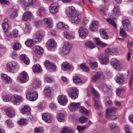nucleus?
<instances>
[{
  "label": "nucleus",
  "instance_id": "nucleus-50",
  "mask_svg": "<svg viewBox=\"0 0 133 133\" xmlns=\"http://www.w3.org/2000/svg\"><path fill=\"white\" fill-rule=\"evenodd\" d=\"M107 20L108 23L112 25L116 29L117 28L116 24L113 20L109 18H108L107 19Z\"/></svg>",
  "mask_w": 133,
  "mask_h": 133
},
{
  "label": "nucleus",
  "instance_id": "nucleus-26",
  "mask_svg": "<svg viewBox=\"0 0 133 133\" xmlns=\"http://www.w3.org/2000/svg\"><path fill=\"white\" fill-rule=\"evenodd\" d=\"M101 75L100 72H98L95 73L91 77V80L92 82H96L100 79Z\"/></svg>",
  "mask_w": 133,
  "mask_h": 133
},
{
  "label": "nucleus",
  "instance_id": "nucleus-57",
  "mask_svg": "<svg viewBox=\"0 0 133 133\" xmlns=\"http://www.w3.org/2000/svg\"><path fill=\"white\" fill-rule=\"evenodd\" d=\"M30 27L28 24H26L25 29H24V32L25 33H29L30 32Z\"/></svg>",
  "mask_w": 133,
  "mask_h": 133
},
{
  "label": "nucleus",
  "instance_id": "nucleus-30",
  "mask_svg": "<svg viewBox=\"0 0 133 133\" xmlns=\"http://www.w3.org/2000/svg\"><path fill=\"white\" fill-rule=\"evenodd\" d=\"M20 58L21 60L24 63L26 64H28L30 63L29 59L24 54H22L20 55Z\"/></svg>",
  "mask_w": 133,
  "mask_h": 133
},
{
  "label": "nucleus",
  "instance_id": "nucleus-35",
  "mask_svg": "<svg viewBox=\"0 0 133 133\" xmlns=\"http://www.w3.org/2000/svg\"><path fill=\"white\" fill-rule=\"evenodd\" d=\"M41 84L40 80L38 79H35L33 84V87L35 88H37L40 87Z\"/></svg>",
  "mask_w": 133,
  "mask_h": 133
},
{
  "label": "nucleus",
  "instance_id": "nucleus-45",
  "mask_svg": "<svg viewBox=\"0 0 133 133\" xmlns=\"http://www.w3.org/2000/svg\"><path fill=\"white\" fill-rule=\"evenodd\" d=\"M92 93L94 96V99L95 98L96 99H99V96L98 93L96 91V90L92 88Z\"/></svg>",
  "mask_w": 133,
  "mask_h": 133
},
{
  "label": "nucleus",
  "instance_id": "nucleus-14",
  "mask_svg": "<svg viewBox=\"0 0 133 133\" xmlns=\"http://www.w3.org/2000/svg\"><path fill=\"white\" fill-rule=\"evenodd\" d=\"M81 104L79 103H72L70 104L69 107L70 110L72 112H74L77 110L78 108H80Z\"/></svg>",
  "mask_w": 133,
  "mask_h": 133
},
{
  "label": "nucleus",
  "instance_id": "nucleus-5",
  "mask_svg": "<svg viewBox=\"0 0 133 133\" xmlns=\"http://www.w3.org/2000/svg\"><path fill=\"white\" fill-rule=\"evenodd\" d=\"M72 47V46L70 43L65 42L62 49L63 54L65 55L68 54Z\"/></svg>",
  "mask_w": 133,
  "mask_h": 133
},
{
  "label": "nucleus",
  "instance_id": "nucleus-39",
  "mask_svg": "<svg viewBox=\"0 0 133 133\" xmlns=\"http://www.w3.org/2000/svg\"><path fill=\"white\" fill-rule=\"evenodd\" d=\"M100 34L103 38L107 39L109 38L108 36L106 34L104 29H100Z\"/></svg>",
  "mask_w": 133,
  "mask_h": 133
},
{
  "label": "nucleus",
  "instance_id": "nucleus-20",
  "mask_svg": "<svg viewBox=\"0 0 133 133\" xmlns=\"http://www.w3.org/2000/svg\"><path fill=\"white\" fill-rule=\"evenodd\" d=\"M117 109L115 107H112L110 109L106 110L105 118H107L109 117L110 115L115 114Z\"/></svg>",
  "mask_w": 133,
  "mask_h": 133
},
{
  "label": "nucleus",
  "instance_id": "nucleus-1",
  "mask_svg": "<svg viewBox=\"0 0 133 133\" xmlns=\"http://www.w3.org/2000/svg\"><path fill=\"white\" fill-rule=\"evenodd\" d=\"M7 70L8 71L14 73L18 69V65L17 63L12 61L6 64Z\"/></svg>",
  "mask_w": 133,
  "mask_h": 133
},
{
  "label": "nucleus",
  "instance_id": "nucleus-36",
  "mask_svg": "<svg viewBox=\"0 0 133 133\" xmlns=\"http://www.w3.org/2000/svg\"><path fill=\"white\" fill-rule=\"evenodd\" d=\"M94 107L96 109H99L101 107V104L99 99H96L95 98L94 99Z\"/></svg>",
  "mask_w": 133,
  "mask_h": 133
},
{
  "label": "nucleus",
  "instance_id": "nucleus-46",
  "mask_svg": "<svg viewBox=\"0 0 133 133\" xmlns=\"http://www.w3.org/2000/svg\"><path fill=\"white\" fill-rule=\"evenodd\" d=\"M38 11L39 12V16L40 17H43L45 14V10L44 8L41 7L39 8Z\"/></svg>",
  "mask_w": 133,
  "mask_h": 133
},
{
  "label": "nucleus",
  "instance_id": "nucleus-17",
  "mask_svg": "<svg viewBox=\"0 0 133 133\" xmlns=\"http://www.w3.org/2000/svg\"><path fill=\"white\" fill-rule=\"evenodd\" d=\"M58 4L57 3H53L52 4L50 7V12L52 14H56L58 11Z\"/></svg>",
  "mask_w": 133,
  "mask_h": 133
},
{
  "label": "nucleus",
  "instance_id": "nucleus-29",
  "mask_svg": "<svg viewBox=\"0 0 133 133\" xmlns=\"http://www.w3.org/2000/svg\"><path fill=\"white\" fill-rule=\"evenodd\" d=\"M44 90L45 96L47 97H50L51 93V88L49 86H46Z\"/></svg>",
  "mask_w": 133,
  "mask_h": 133
},
{
  "label": "nucleus",
  "instance_id": "nucleus-16",
  "mask_svg": "<svg viewBox=\"0 0 133 133\" xmlns=\"http://www.w3.org/2000/svg\"><path fill=\"white\" fill-rule=\"evenodd\" d=\"M68 99L65 95H62L59 96V103L62 105H65L67 104Z\"/></svg>",
  "mask_w": 133,
  "mask_h": 133
},
{
  "label": "nucleus",
  "instance_id": "nucleus-31",
  "mask_svg": "<svg viewBox=\"0 0 133 133\" xmlns=\"http://www.w3.org/2000/svg\"><path fill=\"white\" fill-rule=\"evenodd\" d=\"M61 133H75V132L71 128L65 126L63 128Z\"/></svg>",
  "mask_w": 133,
  "mask_h": 133
},
{
  "label": "nucleus",
  "instance_id": "nucleus-59",
  "mask_svg": "<svg viewBox=\"0 0 133 133\" xmlns=\"http://www.w3.org/2000/svg\"><path fill=\"white\" fill-rule=\"evenodd\" d=\"M86 127V125H84L83 126L78 125L77 127V129L80 132L84 130L85 128Z\"/></svg>",
  "mask_w": 133,
  "mask_h": 133
},
{
  "label": "nucleus",
  "instance_id": "nucleus-10",
  "mask_svg": "<svg viewBox=\"0 0 133 133\" xmlns=\"http://www.w3.org/2000/svg\"><path fill=\"white\" fill-rule=\"evenodd\" d=\"M33 50L35 52L36 56L38 57L41 56L43 52V49L37 45L35 46L34 47Z\"/></svg>",
  "mask_w": 133,
  "mask_h": 133
},
{
  "label": "nucleus",
  "instance_id": "nucleus-21",
  "mask_svg": "<svg viewBox=\"0 0 133 133\" xmlns=\"http://www.w3.org/2000/svg\"><path fill=\"white\" fill-rule=\"evenodd\" d=\"M122 24L124 29L126 31H129L130 27V23L128 19H125L122 21Z\"/></svg>",
  "mask_w": 133,
  "mask_h": 133
},
{
  "label": "nucleus",
  "instance_id": "nucleus-11",
  "mask_svg": "<svg viewBox=\"0 0 133 133\" xmlns=\"http://www.w3.org/2000/svg\"><path fill=\"white\" fill-rule=\"evenodd\" d=\"M115 80L117 83L119 85L124 84V77L121 73L118 74L115 77Z\"/></svg>",
  "mask_w": 133,
  "mask_h": 133
},
{
  "label": "nucleus",
  "instance_id": "nucleus-51",
  "mask_svg": "<svg viewBox=\"0 0 133 133\" xmlns=\"http://www.w3.org/2000/svg\"><path fill=\"white\" fill-rule=\"evenodd\" d=\"M65 115L62 113L59 114V122H64L65 121Z\"/></svg>",
  "mask_w": 133,
  "mask_h": 133
},
{
  "label": "nucleus",
  "instance_id": "nucleus-42",
  "mask_svg": "<svg viewBox=\"0 0 133 133\" xmlns=\"http://www.w3.org/2000/svg\"><path fill=\"white\" fill-rule=\"evenodd\" d=\"M85 47H88L90 49H92L95 47V44H93L91 42H89L85 43Z\"/></svg>",
  "mask_w": 133,
  "mask_h": 133
},
{
  "label": "nucleus",
  "instance_id": "nucleus-63",
  "mask_svg": "<svg viewBox=\"0 0 133 133\" xmlns=\"http://www.w3.org/2000/svg\"><path fill=\"white\" fill-rule=\"evenodd\" d=\"M44 81L45 82L49 83H52L54 82V80L49 77H46L45 78Z\"/></svg>",
  "mask_w": 133,
  "mask_h": 133
},
{
  "label": "nucleus",
  "instance_id": "nucleus-7",
  "mask_svg": "<svg viewBox=\"0 0 133 133\" xmlns=\"http://www.w3.org/2000/svg\"><path fill=\"white\" fill-rule=\"evenodd\" d=\"M98 58L102 64H107L109 62V60L108 56L105 54H101L98 56Z\"/></svg>",
  "mask_w": 133,
  "mask_h": 133
},
{
  "label": "nucleus",
  "instance_id": "nucleus-38",
  "mask_svg": "<svg viewBox=\"0 0 133 133\" xmlns=\"http://www.w3.org/2000/svg\"><path fill=\"white\" fill-rule=\"evenodd\" d=\"M35 42L33 39H29L25 42V44L27 46L30 47L34 45Z\"/></svg>",
  "mask_w": 133,
  "mask_h": 133
},
{
  "label": "nucleus",
  "instance_id": "nucleus-64",
  "mask_svg": "<svg viewBox=\"0 0 133 133\" xmlns=\"http://www.w3.org/2000/svg\"><path fill=\"white\" fill-rule=\"evenodd\" d=\"M26 120L25 119H21L18 122L19 124L23 125L24 124H26Z\"/></svg>",
  "mask_w": 133,
  "mask_h": 133
},
{
  "label": "nucleus",
  "instance_id": "nucleus-56",
  "mask_svg": "<svg viewBox=\"0 0 133 133\" xmlns=\"http://www.w3.org/2000/svg\"><path fill=\"white\" fill-rule=\"evenodd\" d=\"M88 119L87 118L85 117L84 116H82L79 118V121L81 123H83L86 122Z\"/></svg>",
  "mask_w": 133,
  "mask_h": 133
},
{
  "label": "nucleus",
  "instance_id": "nucleus-44",
  "mask_svg": "<svg viewBox=\"0 0 133 133\" xmlns=\"http://www.w3.org/2000/svg\"><path fill=\"white\" fill-rule=\"evenodd\" d=\"M44 130V128L43 127L36 128L34 129V132L35 133H43Z\"/></svg>",
  "mask_w": 133,
  "mask_h": 133
},
{
  "label": "nucleus",
  "instance_id": "nucleus-12",
  "mask_svg": "<svg viewBox=\"0 0 133 133\" xmlns=\"http://www.w3.org/2000/svg\"><path fill=\"white\" fill-rule=\"evenodd\" d=\"M29 79V77L27 73L25 71H23L20 75L19 80L22 83H25Z\"/></svg>",
  "mask_w": 133,
  "mask_h": 133
},
{
  "label": "nucleus",
  "instance_id": "nucleus-27",
  "mask_svg": "<svg viewBox=\"0 0 133 133\" xmlns=\"http://www.w3.org/2000/svg\"><path fill=\"white\" fill-rule=\"evenodd\" d=\"M62 69L64 71H66L67 69L69 70H72V67L67 62H64L62 64Z\"/></svg>",
  "mask_w": 133,
  "mask_h": 133
},
{
  "label": "nucleus",
  "instance_id": "nucleus-22",
  "mask_svg": "<svg viewBox=\"0 0 133 133\" xmlns=\"http://www.w3.org/2000/svg\"><path fill=\"white\" fill-rule=\"evenodd\" d=\"M98 23L97 21H93L90 25V29L91 31H95L98 29Z\"/></svg>",
  "mask_w": 133,
  "mask_h": 133
},
{
  "label": "nucleus",
  "instance_id": "nucleus-52",
  "mask_svg": "<svg viewBox=\"0 0 133 133\" xmlns=\"http://www.w3.org/2000/svg\"><path fill=\"white\" fill-rule=\"evenodd\" d=\"M73 80L76 84L81 83L82 82L81 79L77 76H74L73 78Z\"/></svg>",
  "mask_w": 133,
  "mask_h": 133
},
{
  "label": "nucleus",
  "instance_id": "nucleus-49",
  "mask_svg": "<svg viewBox=\"0 0 133 133\" xmlns=\"http://www.w3.org/2000/svg\"><path fill=\"white\" fill-rule=\"evenodd\" d=\"M2 26L3 30L4 32L6 34L8 33V29L9 27L8 23H3L2 24Z\"/></svg>",
  "mask_w": 133,
  "mask_h": 133
},
{
  "label": "nucleus",
  "instance_id": "nucleus-62",
  "mask_svg": "<svg viewBox=\"0 0 133 133\" xmlns=\"http://www.w3.org/2000/svg\"><path fill=\"white\" fill-rule=\"evenodd\" d=\"M10 56L12 58L15 59L17 57L18 55L16 52L13 51L11 53Z\"/></svg>",
  "mask_w": 133,
  "mask_h": 133
},
{
  "label": "nucleus",
  "instance_id": "nucleus-47",
  "mask_svg": "<svg viewBox=\"0 0 133 133\" xmlns=\"http://www.w3.org/2000/svg\"><path fill=\"white\" fill-rule=\"evenodd\" d=\"M66 30L63 31L64 37L68 39H70L73 38V36H71L69 33L66 31Z\"/></svg>",
  "mask_w": 133,
  "mask_h": 133
},
{
  "label": "nucleus",
  "instance_id": "nucleus-18",
  "mask_svg": "<svg viewBox=\"0 0 133 133\" xmlns=\"http://www.w3.org/2000/svg\"><path fill=\"white\" fill-rule=\"evenodd\" d=\"M6 115L10 117H14L15 116V113L14 109L12 108H7L5 110Z\"/></svg>",
  "mask_w": 133,
  "mask_h": 133
},
{
  "label": "nucleus",
  "instance_id": "nucleus-41",
  "mask_svg": "<svg viewBox=\"0 0 133 133\" xmlns=\"http://www.w3.org/2000/svg\"><path fill=\"white\" fill-rule=\"evenodd\" d=\"M110 127L111 129L115 132H118V131L119 128L115 123H111L110 125Z\"/></svg>",
  "mask_w": 133,
  "mask_h": 133
},
{
  "label": "nucleus",
  "instance_id": "nucleus-58",
  "mask_svg": "<svg viewBox=\"0 0 133 133\" xmlns=\"http://www.w3.org/2000/svg\"><path fill=\"white\" fill-rule=\"evenodd\" d=\"M120 34L121 36L123 37H125L126 34L125 32L124 31L123 28H121L120 30Z\"/></svg>",
  "mask_w": 133,
  "mask_h": 133
},
{
  "label": "nucleus",
  "instance_id": "nucleus-6",
  "mask_svg": "<svg viewBox=\"0 0 133 133\" xmlns=\"http://www.w3.org/2000/svg\"><path fill=\"white\" fill-rule=\"evenodd\" d=\"M78 89L74 87L69 90V95L72 99H75L78 97Z\"/></svg>",
  "mask_w": 133,
  "mask_h": 133
},
{
  "label": "nucleus",
  "instance_id": "nucleus-23",
  "mask_svg": "<svg viewBox=\"0 0 133 133\" xmlns=\"http://www.w3.org/2000/svg\"><path fill=\"white\" fill-rule=\"evenodd\" d=\"M56 45V43L54 39L51 38L49 39L47 42V46L49 48L51 49L55 48Z\"/></svg>",
  "mask_w": 133,
  "mask_h": 133
},
{
  "label": "nucleus",
  "instance_id": "nucleus-4",
  "mask_svg": "<svg viewBox=\"0 0 133 133\" xmlns=\"http://www.w3.org/2000/svg\"><path fill=\"white\" fill-rule=\"evenodd\" d=\"M111 63L114 68L117 70H119L122 67V63L116 58H112L111 59Z\"/></svg>",
  "mask_w": 133,
  "mask_h": 133
},
{
  "label": "nucleus",
  "instance_id": "nucleus-37",
  "mask_svg": "<svg viewBox=\"0 0 133 133\" xmlns=\"http://www.w3.org/2000/svg\"><path fill=\"white\" fill-rule=\"evenodd\" d=\"M30 107L28 105H25L23 108L21 110V112L22 114H26L29 112L30 110Z\"/></svg>",
  "mask_w": 133,
  "mask_h": 133
},
{
  "label": "nucleus",
  "instance_id": "nucleus-9",
  "mask_svg": "<svg viewBox=\"0 0 133 133\" xmlns=\"http://www.w3.org/2000/svg\"><path fill=\"white\" fill-rule=\"evenodd\" d=\"M66 14L68 17H71L77 14L75 8L73 6L69 7L66 11Z\"/></svg>",
  "mask_w": 133,
  "mask_h": 133
},
{
  "label": "nucleus",
  "instance_id": "nucleus-15",
  "mask_svg": "<svg viewBox=\"0 0 133 133\" xmlns=\"http://www.w3.org/2000/svg\"><path fill=\"white\" fill-rule=\"evenodd\" d=\"M44 65L48 69H51L54 71L56 69V65L53 63L50 62L48 60L45 61Z\"/></svg>",
  "mask_w": 133,
  "mask_h": 133
},
{
  "label": "nucleus",
  "instance_id": "nucleus-54",
  "mask_svg": "<svg viewBox=\"0 0 133 133\" xmlns=\"http://www.w3.org/2000/svg\"><path fill=\"white\" fill-rule=\"evenodd\" d=\"M21 45L20 44L18 43H16L13 46V48L15 50H18L21 48Z\"/></svg>",
  "mask_w": 133,
  "mask_h": 133
},
{
  "label": "nucleus",
  "instance_id": "nucleus-53",
  "mask_svg": "<svg viewBox=\"0 0 133 133\" xmlns=\"http://www.w3.org/2000/svg\"><path fill=\"white\" fill-rule=\"evenodd\" d=\"M80 67L82 70L84 71L88 72L89 71V67L86 66L85 64H81L80 65Z\"/></svg>",
  "mask_w": 133,
  "mask_h": 133
},
{
  "label": "nucleus",
  "instance_id": "nucleus-24",
  "mask_svg": "<svg viewBox=\"0 0 133 133\" xmlns=\"http://www.w3.org/2000/svg\"><path fill=\"white\" fill-rule=\"evenodd\" d=\"M71 17V22L72 23L77 25L80 22V19L79 17L78 14Z\"/></svg>",
  "mask_w": 133,
  "mask_h": 133
},
{
  "label": "nucleus",
  "instance_id": "nucleus-43",
  "mask_svg": "<svg viewBox=\"0 0 133 133\" xmlns=\"http://www.w3.org/2000/svg\"><path fill=\"white\" fill-rule=\"evenodd\" d=\"M2 98L3 101L5 102H8L10 100L11 101V97L9 95H3Z\"/></svg>",
  "mask_w": 133,
  "mask_h": 133
},
{
  "label": "nucleus",
  "instance_id": "nucleus-13",
  "mask_svg": "<svg viewBox=\"0 0 133 133\" xmlns=\"http://www.w3.org/2000/svg\"><path fill=\"white\" fill-rule=\"evenodd\" d=\"M42 118L45 122L51 123L52 120V117L49 113H44L42 115Z\"/></svg>",
  "mask_w": 133,
  "mask_h": 133
},
{
  "label": "nucleus",
  "instance_id": "nucleus-19",
  "mask_svg": "<svg viewBox=\"0 0 133 133\" xmlns=\"http://www.w3.org/2000/svg\"><path fill=\"white\" fill-rule=\"evenodd\" d=\"M33 17V15L31 13L28 11L24 12L22 16V19L26 21H27L31 19Z\"/></svg>",
  "mask_w": 133,
  "mask_h": 133
},
{
  "label": "nucleus",
  "instance_id": "nucleus-8",
  "mask_svg": "<svg viewBox=\"0 0 133 133\" xmlns=\"http://www.w3.org/2000/svg\"><path fill=\"white\" fill-rule=\"evenodd\" d=\"M78 31L79 36L83 39L87 37L88 33V30L84 27H80Z\"/></svg>",
  "mask_w": 133,
  "mask_h": 133
},
{
  "label": "nucleus",
  "instance_id": "nucleus-55",
  "mask_svg": "<svg viewBox=\"0 0 133 133\" xmlns=\"http://www.w3.org/2000/svg\"><path fill=\"white\" fill-rule=\"evenodd\" d=\"M18 15L17 11L16 9H14L13 12L11 14L10 17L12 18H14Z\"/></svg>",
  "mask_w": 133,
  "mask_h": 133
},
{
  "label": "nucleus",
  "instance_id": "nucleus-25",
  "mask_svg": "<svg viewBox=\"0 0 133 133\" xmlns=\"http://www.w3.org/2000/svg\"><path fill=\"white\" fill-rule=\"evenodd\" d=\"M33 40L35 42H39L41 41L42 36L39 32H36L33 36Z\"/></svg>",
  "mask_w": 133,
  "mask_h": 133
},
{
  "label": "nucleus",
  "instance_id": "nucleus-28",
  "mask_svg": "<svg viewBox=\"0 0 133 133\" xmlns=\"http://www.w3.org/2000/svg\"><path fill=\"white\" fill-rule=\"evenodd\" d=\"M32 70L34 73L40 72L42 71V68L39 64L34 65L32 67Z\"/></svg>",
  "mask_w": 133,
  "mask_h": 133
},
{
  "label": "nucleus",
  "instance_id": "nucleus-32",
  "mask_svg": "<svg viewBox=\"0 0 133 133\" xmlns=\"http://www.w3.org/2000/svg\"><path fill=\"white\" fill-rule=\"evenodd\" d=\"M69 26L66 25H65L62 22H59V29L60 30L65 31L68 29Z\"/></svg>",
  "mask_w": 133,
  "mask_h": 133
},
{
  "label": "nucleus",
  "instance_id": "nucleus-34",
  "mask_svg": "<svg viewBox=\"0 0 133 133\" xmlns=\"http://www.w3.org/2000/svg\"><path fill=\"white\" fill-rule=\"evenodd\" d=\"M1 76L3 79L5 80L7 83H11L12 82L11 79L6 74H1Z\"/></svg>",
  "mask_w": 133,
  "mask_h": 133
},
{
  "label": "nucleus",
  "instance_id": "nucleus-33",
  "mask_svg": "<svg viewBox=\"0 0 133 133\" xmlns=\"http://www.w3.org/2000/svg\"><path fill=\"white\" fill-rule=\"evenodd\" d=\"M43 21L49 28H51L53 26V24L51 19L45 18L43 19Z\"/></svg>",
  "mask_w": 133,
  "mask_h": 133
},
{
  "label": "nucleus",
  "instance_id": "nucleus-3",
  "mask_svg": "<svg viewBox=\"0 0 133 133\" xmlns=\"http://www.w3.org/2000/svg\"><path fill=\"white\" fill-rule=\"evenodd\" d=\"M38 97L37 92L35 91L33 92H28L26 95V99L29 101H33L36 100Z\"/></svg>",
  "mask_w": 133,
  "mask_h": 133
},
{
  "label": "nucleus",
  "instance_id": "nucleus-48",
  "mask_svg": "<svg viewBox=\"0 0 133 133\" xmlns=\"http://www.w3.org/2000/svg\"><path fill=\"white\" fill-rule=\"evenodd\" d=\"M5 123L7 126L10 128H12L14 126L12 121L10 119H8L6 121Z\"/></svg>",
  "mask_w": 133,
  "mask_h": 133
},
{
  "label": "nucleus",
  "instance_id": "nucleus-2",
  "mask_svg": "<svg viewBox=\"0 0 133 133\" xmlns=\"http://www.w3.org/2000/svg\"><path fill=\"white\" fill-rule=\"evenodd\" d=\"M24 99L22 96L15 95L11 97V102L14 104L18 105L23 101Z\"/></svg>",
  "mask_w": 133,
  "mask_h": 133
},
{
  "label": "nucleus",
  "instance_id": "nucleus-40",
  "mask_svg": "<svg viewBox=\"0 0 133 133\" xmlns=\"http://www.w3.org/2000/svg\"><path fill=\"white\" fill-rule=\"evenodd\" d=\"M79 111L83 115H85L87 116L88 115L89 113V111L86 109H85L84 107H80L79 108Z\"/></svg>",
  "mask_w": 133,
  "mask_h": 133
},
{
  "label": "nucleus",
  "instance_id": "nucleus-60",
  "mask_svg": "<svg viewBox=\"0 0 133 133\" xmlns=\"http://www.w3.org/2000/svg\"><path fill=\"white\" fill-rule=\"evenodd\" d=\"M90 64L91 65V67L93 69H96L97 67V63L96 62H90Z\"/></svg>",
  "mask_w": 133,
  "mask_h": 133
},
{
  "label": "nucleus",
  "instance_id": "nucleus-61",
  "mask_svg": "<svg viewBox=\"0 0 133 133\" xmlns=\"http://www.w3.org/2000/svg\"><path fill=\"white\" fill-rule=\"evenodd\" d=\"M36 108L37 110L38 111H42L43 109L42 104L41 103L39 104L36 107Z\"/></svg>",
  "mask_w": 133,
  "mask_h": 133
}]
</instances>
